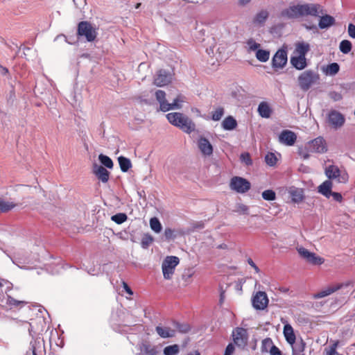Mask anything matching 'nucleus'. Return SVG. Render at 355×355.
I'll use <instances>...</instances> for the list:
<instances>
[{
    "mask_svg": "<svg viewBox=\"0 0 355 355\" xmlns=\"http://www.w3.org/2000/svg\"><path fill=\"white\" fill-rule=\"evenodd\" d=\"M320 12H322V9L319 4L306 3L290 6L282 11L281 16L288 19H294L305 15L316 17L318 16Z\"/></svg>",
    "mask_w": 355,
    "mask_h": 355,
    "instance_id": "obj_1",
    "label": "nucleus"
},
{
    "mask_svg": "<svg viewBox=\"0 0 355 355\" xmlns=\"http://www.w3.org/2000/svg\"><path fill=\"white\" fill-rule=\"evenodd\" d=\"M166 118L170 123L179 128L186 133H191L195 130L196 125L186 115L180 112H171L166 114Z\"/></svg>",
    "mask_w": 355,
    "mask_h": 355,
    "instance_id": "obj_2",
    "label": "nucleus"
},
{
    "mask_svg": "<svg viewBox=\"0 0 355 355\" xmlns=\"http://www.w3.org/2000/svg\"><path fill=\"white\" fill-rule=\"evenodd\" d=\"M155 97L159 103L160 110L162 112H167L173 109H180L181 108L180 102L183 101L181 98V96H178L174 99L172 103H168L166 99V93L162 90H157L155 92Z\"/></svg>",
    "mask_w": 355,
    "mask_h": 355,
    "instance_id": "obj_3",
    "label": "nucleus"
},
{
    "mask_svg": "<svg viewBox=\"0 0 355 355\" xmlns=\"http://www.w3.org/2000/svg\"><path fill=\"white\" fill-rule=\"evenodd\" d=\"M318 80V73L312 70L304 71L297 78L299 86L303 91L309 90Z\"/></svg>",
    "mask_w": 355,
    "mask_h": 355,
    "instance_id": "obj_4",
    "label": "nucleus"
},
{
    "mask_svg": "<svg viewBox=\"0 0 355 355\" xmlns=\"http://www.w3.org/2000/svg\"><path fill=\"white\" fill-rule=\"evenodd\" d=\"M77 35L79 37H85L88 42H93L96 38L97 32L90 22L83 21L78 24Z\"/></svg>",
    "mask_w": 355,
    "mask_h": 355,
    "instance_id": "obj_5",
    "label": "nucleus"
},
{
    "mask_svg": "<svg viewBox=\"0 0 355 355\" xmlns=\"http://www.w3.org/2000/svg\"><path fill=\"white\" fill-rule=\"evenodd\" d=\"M354 285V282L349 280L343 283H337V284H333L327 286V287L324 288L319 292L314 293L313 295V299H320L322 298L327 296L330 295L331 294L339 291L340 289L347 287L349 286Z\"/></svg>",
    "mask_w": 355,
    "mask_h": 355,
    "instance_id": "obj_6",
    "label": "nucleus"
},
{
    "mask_svg": "<svg viewBox=\"0 0 355 355\" xmlns=\"http://www.w3.org/2000/svg\"><path fill=\"white\" fill-rule=\"evenodd\" d=\"M180 259L178 257L168 256L164 260L162 266L164 277L171 279L174 273L175 267L178 265Z\"/></svg>",
    "mask_w": 355,
    "mask_h": 355,
    "instance_id": "obj_7",
    "label": "nucleus"
},
{
    "mask_svg": "<svg viewBox=\"0 0 355 355\" xmlns=\"http://www.w3.org/2000/svg\"><path fill=\"white\" fill-rule=\"evenodd\" d=\"M325 174L329 180L336 179L339 183H346L349 175L346 171H342L337 166L329 165L325 169Z\"/></svg>",
    "mask_w": 355,
    "mask_h": 355,
    "instance_id": "obj_8",
    "label": "nucleus"
},
{
    "mask_svg": "<svg viewBox=\"0 0 355 355\" xmlns=\"http://www.w3.org/2000/svg\"><path fill=\"white\" fill-rule=\"evenodd\" d=\"M232 190L239 193H244L250 189V182L246 179L238 176L233 177L230 183Z\"/></svg>",
    "mask_w": 355,
    "mask_h": 355,
    "instance_id": "obj_9",
    "label": "nucleus"
},
{
    "mask_svg": "<svg viewBox=\"0 0 355 355\" xmlns=\"http://www.w3.org/2000/svg\"><path fill=\"white\" fill-rule=\"evenodd\" d=\"M297 252L302 259L312 265L319 266L324 262V258L318 256L315 253L311 252L303 247L297 248Z\"/></svg>",
    "mask_w": 355,
    "mask_h": 355,
    "instance_id": "obj_10",
    "label": "nucleus"
},
{
    "mask_svg": "<svg viewBox=\"0 0 355 355\" xmlns=\"http://www.w3.org/2000/svg\"><path fill=\"white\" fill-rule=\"evenodd\" d=\"M232 337L234 344L244 348L248 343V334L247 329L242 327H236L233 330Z\"/></svg>",
    "mask_w": 355,
    "mask_h": 355,
    "instance_id": "obj_11",
    "label": "nucleus"
},
{
    "mask_svg": "<svg viewBox=\"0 0 355 355\" xmlns=\"http://www.w3.org/2000/svg\"><path fill=\"white\" fill-rule=\"evenodd\" d=\"M307 144L311 153H324L327 151L326 141L322 137H318Z\"/></svg>",
    "mask_w": 355,
    "mask_h": 355,
    "instance_id": "obj_12",
    "label": "nucleus"
},
{
    "mask_svg": "<svg viewBox=\"0 0 355 355\" xmlns=\"http://www.w3.org/2000/svg\"><path fill=\"white\" fill-rule=\"evenodd\" d=\"M328 123L334 129L342 127L345 121V116L336 110H331L328 114Z\"/></svg>",
    "mask_w": 355,
    "mask_h": 355,
    "instance_id": "obj_13",
    "label": "nucleus"
},
{
    "mask_svg": "<svg viewBox=\"0 0 355 355\" xmlns=\"http://www.w3.org/2000/svg\"><path fill=\"white\" fill-rule=\"evenodd\" d=\"M286 49H279L274 55L272 60V66L275 69H282L287 63Z\"/></svg>",
    "mask_w": 355,
    "mask_h": 355,
    "instance_id": "obj_14",
    "label": "nucleus"
},
{
    "mask_svg": "<svg viewBox=\"0 0 355 355\" xmlns=\"http://www.w3.org/2000/svg\"><path fill=\"white\" fill-rule=\"evenodd\" d=\"M252 305L257 310H263L267 307L268 299L267 295L263 291L257 292L252 298Z\"/></svg>",
    "mask_w": 355,
    "mask_h": 355,
    "instance_id": "obj_15",
    "label": "nucleus"
},
{
    "mask_svg": "<svg viewBox=\"0 0 355 355\" xmlns=\"http://www.w3.org/2000/svg\"><path fill=\"white\" fill-rule=\"evenodd\" d=\"M171 81V73L167 72L166 70L160 69L157 71L154 78L153 83L157 87H163L170 83Z\"/></svg>",
    "mask_w": 355,
    "mask_h": 355,
    "instance_id": "obj_16",
    "label": "nucleus"
},
{
    "mask_svg": "<svg viewBox=\"0 0 355 355\" xmlns=\"http://www.w3.org/2000/svg\"><path fill=\"white\" fill-rule=\"evenodd\" d=\"M28 303V301L24 300H18L10 295L6 294V302L3 305L9 309H20Z\"/></svg>",
    "mask_w": 355,
    "mask_h": 355,
    "instance_id": "obj_17",
    "label": "nucleus"
},
{
    "mask_svg": "<svg viewBox=\"0 0 355 355\" xmlns=\"http://www.w3.org/2000/svg\"><path fill=\"white\" fill-rule=\"evenodd\" d=\"M279 141L286 146H293L297 140L296 134L288 130H283L279 136Z\"/></svg>",
    "mask_w": 355,
    "mask_h": 355,
    "instance_id": "obj_18",
    "label": "nucleus"
},
{
    "mask_svg": "<svg viewBox=\"0 0 355 355\" xmlns=\"http://www.w3.org/2000/svg\"><path fill=\"white\" fill-rule=\"evenodd\" d=\"M93 173L103 183H106L109 180L110 172L103 166L94 164Z\"/></svg>",
    "mask_w": 355,
    "mask_h": 355,
    "instance_id": "obj_19",
    "label": "nucleus"
},
{
    "mask_svg": "<svg viewBox=\"0 0 355 355\" xmlns=\"http://www.w3.org/2000/svg\"><path fill=\"white\" fill-rule=\"evenodd\" d=\"M198 146L201 153L205 155H211L213 153V147L209 141L205 137H200Z\"/></svg>",
    "mask_w": 355,
    "mask_h": 355,
    "instance_id": "obj_20",
    "label": "nucleus"
},
{
    "mask_svg": "<svg viewBox=\"0 0 355 355\" xmlns=\"http://www.w3.org/2000/svg\"><path fill=\"white\" fill-rule=\"evenodd\" d=\"M257 112L261 117L268 119L270 117L272 110L268 103L262 101L258 106Z\"/></svg>",
    "mask_w": 355,
    "mask_h": 355,
    "instance_id": "obj_21",
    "label": "nucleus"
},
{
    "mask_svg": "<svg viewBox=\"0 0 355 355\" xmlns=\"http://www.w3.org/2000/svg\"><path fill=\"white\" fill-rule=\"evenodd\" d=\"M284 337L286 340L291 345H293L296 340L295 335L294 334V331L291 324H286L284 327L283 331Z\"/></svg>",
    "mask_w": 355,
    "mask_h": 355,
    "instance_id": "obj_22",
    "label": "nucleus"
},
{
    "mask_svg": "<svg viewBox=\"0 0 355 355\" xmlns=\"http://www.w3.org/2000/svg\"><path fill=\"white\" fill-rule=\"evenodd\" d=\"M332 186L333 184L331 181L325 180L318 187V192L329 198L331 196V193L332 192Z\"/></svg>",
    "mask_w": 355,
    "mask_h": 355,
    "instance_id": "obj_23",
    "label": "nucleus"
},
{
    "mask_svg": "<svg viewBox=\"0 0 355 355\" xmlns=\"http://www.w3.org/2000/svg\"><path fill=\"white\" fill-rule=\"evenodd\" d=\"M291 63L298 70L304 69L307 65L306 58L300 55L292 57Z\"/></svg>",
    "mask_w": 355,
    "mask_h": 355,
    "instance_id": "obj_24",
    "label": "nucleus"
},
{
    "mask_svg": "<svg viewBox=\"0 0 355 355\" xmlns=\"http://www.w3.org/2000/svg\"><path fill=\"white\" fill-rule=\"evenodd\" d=\"M335 19L331 15H325L320 19L318 26L321 29L328 28L335 24Z\"/></svg>",
    "mask_w": 355,
    "mask_h": 355,
    "instance_id": "obj_25",
    "label": "nucleus"
},
{
    "mask_svg": "<svg viewBox=\"0 0 355 355\" xmlns=\"http://www.w3.org/2000/svg\"><path fill=\"white\" fill-rule=\"evenodd\" d=\"M156 331L158 335L163 338H171L175 336V330L169 327H162L161 326L156 327Z\"/></svg>",
    "mask_w": 355,
    "mask_h": 355,
    "instance_id": "obj_26",
    "label": "nucleus"
},
{
    "mask_svg": "<svg viewBox=\"0 0 355 355\" xmlns=\"http://www.w3.org/2000/svg\"><path fill=\"white\" fill-rule=\"evenodd\" d=\"M292 345L293 355H304V352L306 347V343L301 339Z\"/></svg>",
    "mask_w": 355,
    "mask_h": 355,
    "instance_id": "obj_27",
    "label": "nucleus"
},
{
    "mask_svg": "<svg viewBox=\"0 0 355 355\" xmlns=\"http://www.w3.org/2000/svg\"><path fill=\"white\" fill-rule=\"evenodd\" d=\"M44 351V345H42L40 341H35L31 345L30 352H27V355H42Z\"/></svg>",
    "mask_w": 355,
    "mask_h": 355,
    "instance_id": "obj_28",
    "label": "nucleus"
},
{
    "mask_svg": "<svg viewBox=\"0 0 355 355\" xmlns=\"http://www.w3.org/2000/svg\"><path fill=\"white\" fill-rule=\"evenodd\" d=\"M222 126L225 130H232L236 128L237 126V122L235 119L231 116H229L223 120Z\"/></svg>",
    "mask_w": 355,
    "mask_h": 355,
    "instance_id": "obj_29",
    "label": "nucleus"
},
{
    "mask_svg": "<svg viewBox=\"0 0 355 355\" xmlns=\"http://www.w3.org/2000/svg\"><path fill=\"white\" fill-rule=\"evenodd\" d=\"M310 46L309 44L305 42H297L295 44V53L298 54V55L305 57L307 52L309 51Z\"/></svg>",
    "mask_w": 355,
    "mask_h": 355,
    "instance_id": "obj_30",
    "label": "nucleus"
},
{
    "mask_svg": "<svg viewBox=\"0 0 355 355\" xmlns=\"http://www.w3.org/2000/svg\"><path fill=\"white\" fill-rule=\"evenodd\" d=\"M16 207V204L12 202L6 201L0 198V213H6Z\"/></svg>",
    "mask_w": 355,
    "mask_h": 355,
    "instance_id": "obj_31",
    "label": "nucleus"
},
{
    "mask_svg": "<svg viewBox=\"0 0 355 355\" xmlns=\"http://www.w3.org/2000/svg\"><path fill=\"white\" fill-rule=\"evenodd\" d=\"M120 168L123 172H127L132 166L130 160L123 156L118 158Z\"/></svg>",
    "mask_w": 355,
    "mask_h": 355,
    "instance_id": "obj_32",
    "label": "nucleus"
},
{
    "mask_svg": "<svg viewBox=\"0 0 355 355\" xmlns=\"http://www.w3.org/2000/svg\"><path fill=\"white\" fill-rule=\"evenodd\" d=\"M268 17V12L266 10H261L253 19V23L255 24H263Z\"/></svg>",
    "mask_w": 355,
    "mask_h": 355,
    "instance_id": "obj_33",
    "label": "nucleus"
},
{
    "mask_svg": "<svg viewBox=\"0 0 355 355\" xmlns=\"http://www.w3.org/2000/svg\"><path fill=\"white\" fill-rule=\"evenodd\" d=\"M272 347H276L270 338H264L261 341V351L262 353L270 352Z\"/></svg>",
    "mask_w": 355,
    "mask_h": 355,
    "instance_id": "obj_34",
    "label": "nucleus"
},
{
    "mask_svg": "<svg viewBox=\"0 0 355 355\" xmlns=\"http://www.w3.org/2000/svg\"><path fill=\"white\" fill-rule=\"evenodd\" d=\"M270 52L267 50L258 49L256 52V58L258 60L265 62L268 60Z\"/></svg>",
    "mask_w": 355,
    "mask_h": 355,
    "instance_id": "obj_35",
    "label": "nucleus"
},
{
    "mask_svg": "<svg viewBox=\"0 0 355 355\" xmlns=\"http://www.w3.org/2000/svg\"><path fill=\"white\" fill-rule=\"evenodd\" d=\"M150 227L151 230L156 233H159L162 229L161 223L156 217H153L150 219Z\"/></svg>",
    "mask_w": 355,
    "mask_h": 355,
    "instance_id": "obj_36",
    "label": "nucleus"
},
{
    "mask_svg": "<svg viewBox=\"0 0 355 355\" xmlns=\"http://www.w3.org/2000/svg\"><path fill=\"white\" fill-rule=\"evenodd\" d=\"M352 44L350 41L344 40L340 42L339 49L340 51L345 54L349 53L352 50Z\"/></svg>",
    "mask_w": 355,
    "mask_h": 355,
    "instance_id": "obj_37",
    "label": "nucleus"
},
{
    "mask_svg": "<svg viewBox=\"0 0 355 355\" xmlns=\"http://www.w3.org/2000/svg\"><path fill=\"white\" fill-rule=\"evenodd\" d=\"M180 351L179 346L176 344L169 345L164 349V355H176Z\"/></svg>",
    "mask_w": 355,
    "mask_h": 355,
    "instance_id": "obj_38",
    "label": "nucleus"
},
{
    "mask_svg": "<svg viewBox=\"0 0 355 355\" xmlns=\"http://www.w3.org/2000/svg\"><path fill=\"white\" fill-rule=\"evenodd\" d=\"M153 237L149 234H145L141 241V245L143 248L146 249L153 243Z\"/></svg>",
    "mask_w": 355,
    "mask_h": 355,
    "instance_id": "obj_39",
    "label": "nucleus"
},
{
    "mask_svg": "<svg viewBox=\"0 0 355 355\" xmlns=\"http://www.w3.org/2000/svg\"><path fill=\"white\" fill-rule=\"evenodd\" d=\"M98 159L101 164L104 165L105 167L108 168H113V162L108 156L101 154L98 157Z\"/></svg>",
    "mask_w": 355,
    "mask_h": 355,
    "instance_id": "obj_40",
    "label": "nucleus"
},
{
    "mask_svg": "<svg viewBox=\"0 0 355 355\" xmlns=\"http://www.w3.org/2000/svg\"><path fill=\"white\" fill-rule=\"evenodd\" d=\"M310 149L308 147V144L304 146L299 147L298 154L304 159H307L310 157Z\"/></svg>",
    "mask_w": 355,
    "mask_h": 355,
    "instance_id": "obj_41",
    "label": "nucleus"
},
{
    "mask_svg": "<svg viewBox=\"0 0 355 355\" xmlns=\"http://www.w3.org/2000/svg\"><path fill=\"white\" fill-rule=\"evenodd\" d=\"M224 115V109L222 107H218L211 112V119L214 121H219Z\"/></svg>",
    "mask_w": 355,
    "mask_h": 355,
    "instance_id": "obj_42",
    "label": "nucleus"
},
{
    "mask_svg": "<svg viewBox=\"0 0 355 355\" xmlns=\"http://www.w3.org/2000/svg\"><path fill=\"white\" fill-rule=\"evenodd\" d=\"M127 215L124 213H119L111 217L112 220L115 222L116 224H121L124 223L127 220Z\"/></svg>",
    "mask_w": 355,
    "mask_h": 355,
    "instance_id": "obj_43",
    "label": "nucleus"
},
{
    "mask_svg": "<svg viewBox=\"0 0 355 355\" xmlns=\"http://www.w3.org/2000/svg\"><path fill=\"white\" fill-rule=\"evenodd\" d=\"M262 198L268 201L274 200L276 198V193L272 189H268L262 192Z\"/></svg>",
    "mask_w": 355,
    "mask_h": 355,
    "instance_id": "obj_44",
    "label": "nucleus"
},
{
    "mask_svg": "<svg viewBox=\"0 0 355 355\" xmlns=\"http://www.w3.org/2000/svg\"><path fill=\"white\" fill-rule=\"evenodd\" d=\"M265 161L268 165L273 166L276 164L277 159L273 153H268L265 157Z\"/></svg>",
    "mask_w": 355,
    "mask_h": 355,
    "instance_id": "obj_45",
    "label": "nucleus"
},
{
    "mask_svg": "<svg viewBox=\"0 0 355 355\" xmlns=\"http://www.w3.org/2000/svg\"><path fill=\"white\" fill-rule=\"evenodd\" d=\"M340 69V67L338 63L334 62L331 64H329L327 67V73L330 75H335L336 74Z\"/></svg>",
    "mask_w": 355,
    "mask_h": 355,
    "instance_id": "obj_46",
    "label": "nucleus"
},
{
    "mask_svg": "<svg viewBox=\"0 0 355 355\" xmlns=\"http://www.w3.org/2000/svg\"><path fill=\"white\" fill-rule=\"evenodd\" d=\"M143 350L146 355H157L158 354L156 348L150 345H144Z\"/></svg>",
    "mask_w": 355,
    "mask_h": 355,
    "instance_id": "obj_47",
    "label": "nucleus"
},
{
    "mask_svg": "<svg viewBox=\"0 0 355 355\" xmlns=\"http://www.w3.org/2000/svg\"><path fill=\"white\" fill-rule=\"evenodd\" d=\"M2 287L6 288V293H7L12 289L13 285L8 280L0 277V288Z\"/></svg>",
    "mask_w": 355,
    "mask_h": 355,
    "instance_id": "obj_48",
    "label": "nucleus"
},
{
    "mask_svg": "<svg viewBox=\"0 0 355 355\" xmlns=\"http://www.w3.org/2000/svg\"><path fill=\"white\" fill-rule=\"evenodd\" d=\"M191 231L197 230H202L205 227V223L203 221H193L190 224Z\"/></svg>",
    "mask_w": 355,
    "mask_h": 355,
    "instance_id": "obj_49",
    "label": "nucleus"
},
{
    "mask_svg": "<svg viewBox=\"0 0 355 355\" xmlns=\"http://www.w3.org/2000/svg\"><path fill=\"white\" fill-rule=\"evenodd\" d=\"M247 44L250 51H257L260 47V44L254 41L252 38L247 41Z\"/></svg>",
    "mask_w": 355,
    "mask_h": 355,
    "instance_id": "obj_50",
    "label": "nucleus"
},
{
    "mask_svg": "<svg viewBox=\"0 0 355 355\" xmlns=\"http://www.w3.org/2000/svg\"><path fill=\"white\" fill-rule=\"evenodd\" d=\"M175 327L180 333H187L190 330V326L188 324L176 323Z\"/></svg>",
    "mask_w": 355,
    "mask_h": 355,
    "instance_id": "obj_51",
    "label": "nucleus"
},
{
    "mask_svg": "<svg viewBox=\"0 0 355 355\" xmlns=\"http://www.w3.org/2000/svg\"><path fill=\"white\" fill-rule=\"evenodd\" d=\"M241 159L245 162L246 165L249 166L252 164L250 155L248 153H242L241 155Z\"/></svg>",
    "mask_w": 355,
    "mask_h": 355,
    "instance_id": "obj_52",
    "label": "nucleus"
},
{
    "mask_svg": "<svg viewBox=\"0 0 355 355\" xmlns=\"http://www.w3.org/2000/svg\"><path fill=\"white\" fill-rule=\"evenodd\" d=\"M248 210H249V208H248V207L247 205H243V204H239V205H238L236 211L237 212L241 213V214H248Z\"/></svg>",
    "mask_w": 355,
    "mask_h": 355,
    "instance_id": "obj_53",
    "label": "nucleus"
},
{
    "mask_svg": "<svg viewBox=\"0 0 355 355\" xmlns=\"http://www.w3.org/2000/svg\"><path fill=\"white\" fill-rule=\"evenodd\" d=\"M164 236L168 240L173 239L175 237L174 230L171 228H166L164 230Z\"/></svg>",
    "mask_w": 355,
    "mask_h": 355,
    "instance_id": "obj_54",
    "label": "nucleus"
},
{
    "mask_svg": "<svg viewBox=\"0 0 355 355\" xmlns=\"http://www.w3.org/2000/svg\"><path fill=\"white\" fill-rule=\"evenodd\" d=\"M331 196L333 197V198H334V200L335 201L338 202H341L343 201V199L341 193H338V192L332 191L331 193Z\"/></svg>",
    "mask_w": 355,
    "mask_h": 355,
    "instance_id": "obj_55",
    "label": "nucleus"
},
{
    "mask_svg": "<svg viewBox=\"0 0 355 355\" xmlns=\"http://www.w3.org/2000/svg\"><path fill=\"white\" fill-rule=\"evenodd\" d=\"M348 34L352 38H355V25L349 24L348 25Z\"/></svg>",
    "mask_w": 355,
    "mask_h": 355,
    "instance_id": "obj_56",
    "label": "nucleus"
},
{
    "mask_svg": "<svg viewBox=\"0 0 355 355\" xmlns=\"http://www.w3.org/2000/svg\"><path fill=\"white\" fill-rule=\"evenodd\" d=\"M234 351V347L232 343H230L226 349L224 355H232Z\"/></svg>",
    "mask_w": 355,
    "mask_h": 355,
    "instance_id": "obj_57",
    "label": "nucleus"
},
{
    "mask_svg": "<svg viewBox=\"0 0 355 355\" xmlns=\"http://www.w3.org/2000/svg\"><path fill=\"white\" fill-rule=\"evenodd\" d=\"M292 195H293V201H294L295 202H300L304 198L302 194H301V193L297 194L296 192H295V193H293Z\"/></svg>",
    "mask_w": 355,
    "mask_h": 355,
    "instance_id": "obj_58",
    "label": "nucleus"
},
{
    "mask_svg": "<svg viewBox=\"0 0 355 355\" xmlns=\"http://www.w3.org/2000/svg\"><path fill=\"white\" fill-rule=\"evenodd\" d=\"M270 355H282V351L277 347H272L270 349Z\"/></svg>",
    "mask_w": 355,
    "mask_h": 355,
    "instance_id": "obj_59",
    "label": "nucleus"
},
{
    "mask_svg": "<svg viewBox=\"0 0 355 355\" xmlns=\"http://www.w3.org/2000/svg\"><path fill=\"white\" fill-rule=\"evenodd\" d=\"M331 97L334 100V101H340V99H342V96L339 93H337V92H332L331 93Z\"/></svg>",
    "mask_w": 355,
    "mask_h": 355,
    "instance_id": "obj_60",
    "label": "nucleus"
},
{
    "mask_svg": "<svg viewBox=\"0 0 355 355\" xmlns=\"http://www.w3.org/2000/svg\"><path fill=\"white\" fill-rule=\"evenodd\" d=\"M123 287L124 288V290L130 295H133V292L132 291V289L130 288V286L125 283V282H123Z\"/></svg>",
    "mask_w": 355,
    "mask_h": 355,
    "instance_id": "obj_61",
    "label": "nucleus"
},
{
    "mask_svg": "<svg viewBox=\"0 0 355 355\" xmlns=\"http://www.w3.org/2000/svg\"><path fill=\"white\" fill-rule=\"evenodd\" d=\"M0 69L1 70V73L3 76H7V75L9 74V71H8V69L6 67H3L2 65L0 64Z\"/></svg>",
    "mask_w": 355,
    "mask_h": 355,
    "instance_id": "obj_62",
    "label": "nucleus"
},
{
    "mask_svg": "<svg viewBox=\"0 0 355 355\" xmlns=\"http://www.w3.org/2000/svg\"><path fill=\"white\" fill-rule=\"evenodd\" d=\"M238 1H239V3L241 6H245L251 1V0H238Z\"/></svg>",
    "mask_w": 355,
    "mask_h": 355,
    "instance_id": "obj_63",
    "label": "nucleus"
},
{
    "mask_svg": "<svg viewBox=\"0 0 355 355\" xmlns=\"http://www.w3.org/2000/svg\"><path fill=\"white\" fill-rule=\"evenodd\" d=\"M248 263L252 268L255 267V266H256V264L254 263V262L253 261V260L251 258H249L248 259Z\"/></svg>",
    "mask_w": 355,
    "mask_h": 355,
    "instance_id": "obj_64",
    "label": "nucleus"
}]
</instances>
